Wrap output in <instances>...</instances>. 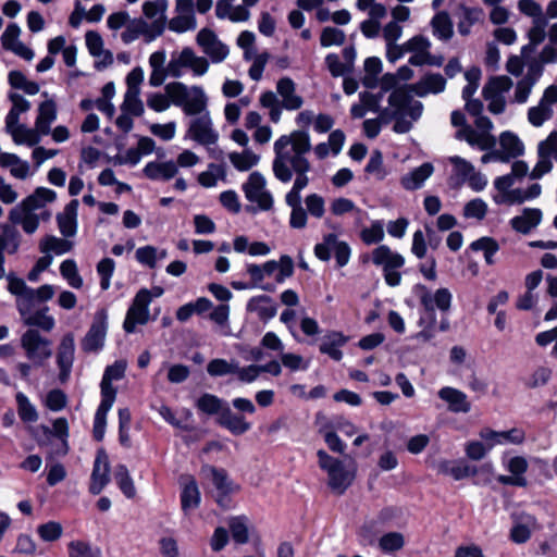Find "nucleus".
I'll use <instances>...</instances> for the list:
<instances>
[{"label":"nucleus","instance_id":"obj_43","mask_svg":"<svg viewBox=\"0 0 557 557\" xmlns=\"http://www.w3.org/2000/svg\"><path fill=\"white\" fill-rule=\"evenodd\" d=\"M86 46L89 53L95 57L102 59L104 62L112 63L113 55L110 51L103 47V39L99 33L89 30L85 35Z\"/></svg>","mask_w":557,"mask_h":557},{"label":"nucleus","instance_id":"obj_28","mask_svg":"<svg viewBox=\"0 0 557 557\" xmlns=\"http://www.w3.org/2000/svg\"><path fill=\"white\" fill-rule=\"evenodd\" d=\"M276 91L282 98V107L284 109L295 111L302 107L304 99L296 92V84L292 78H280L276 83Z\"/></svg>","mask_w":557,"mask_h":557},{"label":"nucleus","instance_id":"obj_38","mask_svg":"<svg viewBox=\"0 0 557 557\" xmlns=\"http://www.w3.org/2000/svg\"><path fill=\"white\" fill-rule=\"evenodd\" d=\"M0 166L3 169H9L10 174L17 180H26L30 175L29 163L22 160L15 153H3L0 160Z\"/></svg>","mask_w":557,"mask_h":557},{"label":"nucleus","instance_id":"obj_41","mask_svg":"<svg viewBox=\"0 0 557 557\" xmlns=\"http://www.w3.org/2000/svg\"><path fill=\"white\" fill-rule=\"evenodd\" d=\"M536 527V518L532 515L523 513L520 517V521L512 527L510 537L515 543H524L530 539L532 530Z\"/></svg>","mask_w":557,"mask_h":557},{"label":"nucleus","instance_id":"obj_25","mask_svg":"<svg viewBox=\"0 0 557 557\" xmlns=\"http://www.w3.org/2000/svg\"><path fill=\"white\" fill-rule=\"evenodd\" d=\"M75 354L74 336L71 333L65 334L58 347L57 362L60 368V379L65 381L71 372Z\"/></svg>","mask_w":557,"mask_h":557},{"label":"nucleus","instance_id":"obj_19","mask_svg":"<svg viewBox=\"0 0 557 557\" xmlns=\"http://www.w3.org/2000/svg\"><path fill=\"white\" fill-rule=\"evenodd\" d=\"M195 116L189 123V137L203 146L214 145L218 141L219 134L213 128L210 112L206 110Z\"/></svg>","mask_w":557,"mask_h":557},{"label":"nucleus","instance_id":"obj_40","mask_svg":"<svg viewBox=\"0 0 557 557\" xmlns=\"http://www.w3.org/2000/svg\"><path fill=\"white\" fill-rule=\"evenodd\" d=\"M542 221V211L540 209H524L521 215L511 219V226L519 233L528 234L536 227Z\"/></svg>","mask_w":557,"mask_h":557},{"label":"nucleus","instance_id":"obj_21","mask_svg":"<svg viewBox=\"0 0 557 557\" xmlns=\"http://www.w3.org/2000/svg\"><path fill=\"white\" fill-rule=\"evenodd\" d=\"M446 79L438 73H428L417 83L403 87L410 96L425 97L429 94H440L445 90Z\"/></svg>","mask_w":557,"mask_h":557},{"label":"nucleus","instance_id":"obj_3","mask_svg":"<svg viewBox=\"0 0 557 557\" xmlns=\"http://www.w3.org/2000/svg\"><path fill=\"white\" fill-rule=\"evenodd\" d=\"M57 199V193L47 187H37L9 212V221L18 224L26 234H34L40 221H49L51 212L46 206Z\"/></svg>","mask_w":557,"mask_h":557},{"label":"nucleus","instance_id":"obj_51","mask_svg":"<svg viewBox=\"0 0 557 557\" xmlns=\"http://www.w3.org/2000/svg\"><path fill=\"white\" fill-rule=\"evenodd\" d=\"M345 342L346 339L342 334L332 333L320 345V351L329 355L332 359L339 361L343 357V352L339 347L343 346Z\"/></svg>","mask_w":557,"mask_h":557},{"label":"nucleus","instance_id":"obj_29","mask_svg":"<svg viewBox=\"0 0 557 557\" xmlns=\"http://www.w3.org/2000/svg\"><path fill=\"white\" fill-rule=\"evenodd\" d=\"M166 53L164 50H158L150 54L148 63L151 69L149 75V85L160 87L168 77H170L169 63L165 64Z\"/></svg>","mask_w":557,"mask_h":557},{"label":"nucleus","instance_id":"obj_46","mask_svg":"<svg viewBox=\"0 0 557 557\" xmlns=\"http://www.w3.org/2000/svg\"><path fill=\"white\" fill-rule=\"evenodd\" d=\"M14 144L16 145H26L28 147H35L41 141L42 134L35 126L34 128H29L26 125H21L18 128H15L10 133Z\"/></svg>","mask_w":557,"mask_h":557},{"label":"nucleus","instance_id":"obj_63","mask_svg":"<svg viewBox=\"0 0 557 557\" xmlns=\"http://www.w3.org/2000/svg\"><path fill=\"white\" fill-rule=\"evenodd\" d=\"M384 224L382 221H373L369 227L361 231L360 237L366 245L381 243L384 239Z\"/></svg>","mask_w":557,"mask_h":557},{"label":"nucleus","instance_id":"obj_36","mask_svg":"<svg viewBox=\"0 0 557 557\" xmlns=\"http://www.w3.org/2000/svg\"><path fill=\"white\" fill-rule=\"evenodd\" d=\"M219 422L235 435H242L251 429V424L246 421L244 416L234 413L228 407L221 410Z\"/></svg>","mask_w":557,"mask_h":557},{"label":"nucleus","instance_id":"obj_37","mask_svg":"<svg viewBox=\"0 0 557 557\" xmlns=\"http://www.w3.org/2000/svg\"><path fill=\"white\" fill-rule=\"evenodd\" d=\"M457 28L460 35L467 36L471 33V27L482 21L484 13L482 9L461 5L457 12Z\"/></svg>","mask_w":557,"mask_h":557},{"label":"nucleus","instance_id":"obj_26","mask_svg":"<svg viewBox=\"0 0 557 557\" xmlns=\"http://www.w3.org/2000/svg\"><path fill=\"white\" fill-rule=\"evenodd\" d=\"M498 143L499 148L497 150L503 158V163H508L524 153V144L513 132L505 131L500 133Z\"/></svg>","mask_w":557,"mask_h":557},{"label":"nucleus","instance_id":"obj_22","mask_svg":"<svg viewBox=\"0 0 557 557\" xmlns=\"http://www.w3.org/2000/svg\"><path fill=\"white\" fill-rule=\"evenodd\" d=\"M480 437L488 443V448H493L496 445H520L525 441V433L520 428H512L507 431L484 429L480 432Z\"/></svg>","mask_w":557,"mask_h":557},{"label":"nucleus","instance_id":"obj_62","mask_svg":"<svg viewBox=\"0 0 557 557\" xmlns=\"http://www.w3.org/2000/svg\"><path fill=\"white\" fill-rule=\"evenodd\" d=\"M225 172L221 165L211 163L207 171L198 175V182L202 187L211 188L216 186L219 178H223Z\"/></svg>","mask_w":557,"mask_h":557},{"label":"nucleus","instance_id":"obj_32","mask_svg":"<svg viewBox=\"0 0 557 557\" xmlns=\"http://www.w3.org/2000/svg\"><path fill=\"white\" fill-rule=\"evenodd\" d=\"M57 104L52 99H47L39 104L35 126L44 136L50 134L51 125L57 120Z\"/></svg>","mask_w":557,"mask_h":557},{"label":"nucleus","instance_id":"obj_30","mask_svg":"<svg viewBox=\"0 0 557 557\" xmlns=\"http://www.w3.org/2000/svg\"><path fill=\"white\" fill-rule=\"evenodd\" d=\"M78 200H71L63 211L57 215L60 233L64 237H73L77 232V209Z\"/></svg>","mask_w":557,"mask_h":557},{"label":"nucleus","instance_id":"obj_56","mask_svg":"<svg viewBox=\"0 0 557 557\" xmlns=\"http://www.w3.org/2000/svg\"><path fill=\"white\" fill-rule=\"evenodd\" d=\"M139 94V90H126L123 103L121 104V111L134 116L143 115L145 110Z\"/></svg>","mask_w":557,"mask_h":557},{"label":"nucleus","instance_id":"obj_52","mask_svg":"<svg viewBox=\"0 0 557 557\" xmlns=\"http://www.w3.org/2000/svg\"><path fill=\"white\" fill-rule=\"evenodd\" d=\"M228 159L233 166L242 172L250 170L260 160L259 156L249 149L243 152H232L228 154Z\"/></svg>","mask_w":557,"mask_h":557},{"label":"nucleus","instance_id":"obj_23","mask_svg":"<svg viewBox=\"0 0 557 557\" xmlns=\"http://www.w3.org/2000/svg\"><path fill=\"white\" fill-rule=\"evenodd\" d=\"M109 470L108 455L101 449L97 453L90 478L89 492L92 495L100 494L109 483Z\"/></svg>","mask_w":557,"mask_h":557},{"label":"nucleus","instance_id":"obj_8","mask_svg":"<svg viewBox=\"0 0 557 557\" xmlns=\"http://www.w3.org/2000/svg\"><path fill=\"white\" fill-rule=\"evenodd\" d=\"M209 60L203 55H198L193 48L184 47L181 51L171 54L169 61L170 77L181 78L188 71L195 77H201L209 71Z\"/></svg>","mask_w":557,"mask_h":557},{"label":"nucleus","instance_id":"obj_50","mask_svg":"<svg viewBox=\"0 0 557 557\" xmlns=\"http://www.w3.org/2000/svg\"><path fill=\"white\" fill-rule=\"evenodd\" d=\"M470 248L474 251H482L485 262L492 265L495 263L494 256L499 250V245L494 238L485 236L472 242Z\"/></svg>","mask_w":557,"mask_h":557},{"label":"nucleus","instance_id":"obj_57","mask_svg":"<svg viewBox=\"0 0 557 557\" xmlns=\"http://www.w3.org/2000/svg\"><path fill=\"white\" fill-rule=\"evenodd\" d=\"M60 273L73 288H81L83 286V278L78 273L75 260H64L60 265Z\"/></svg>","mask_w":557,"mask_h":557},{"label":"nucleus","instance_id":"obj_13","mask_svg":"<svg viewBox=\"0 0 557 557\" xmlns=\"http://www.w3.org/2000/svg\"><path fill=\"white\" fill-rule=\"evenodd\" d=\"M164 30V22L162 20L146 22L144 18H129L124 32L121 34V39L124 44L128 45L139 37H144L146 42H151Z\"/></svg>","mask_w":557,"mask_h":557},{"label":"nucleus","instance_id":"obj_4","mask_svg":"<svg viewBox=\"0 0 557 557\" xmlns=\"http://www.w3.org/2000/svg\"><path fill=\"white\" fill-rule=\"evenodd\" d=\"M413 293L424 309V315H421L419 320V325L422 330L419 332L418 337L423 338L424 341H430L435 335V309H438L442 312L449 311L453 295L449 289L445 287L438 288L432 293L422 284L414 285Z\"/></svg>","mask_w":557,"mask_h":557},{"label":"nucleus","instance_id":"obj_53","mask_svg":"<svg viewBox=\"0 0 557 557\" xmlns=\"http://www.w3.org/2000/svg\"><path fill=\"white\" fill-rule=\"evenodd\" d=\"M366 75L361 83L367 88H374L377 84V75L382 72V61L376 57H370L364 60Z\"/></svg>","mask_w":557,"mask_h":557},{"label":"nucleus","instance_id":"obj_42","mask_svg":"<svg viewBox=\"0 0 557 557\" xmlns=\"http://www.w3.org/2000/svg\"><path fill=\"white\" fill-rule=\"evenodd\" d=\"M433 35L443 41L449 40L454 35L453 22L447 12L441 11L431 21Z\"/></svg>","mask_w":557,"mask_h":557},{"label":"nucleus","instance_id":"obj_64","mask_svg":"<svg viewBox=\"0 0 557 557\" xmlns=\"http://www.w3.org/2000/svg\"><path fill=\"white\" fill-rule=\"evenodd\" d=\"M197 407L199 410L207 414H221V410L225 408L223 407L222 399L212 394H203L197 400Z\"/></svg>","mask_w":557,"mask_h":557},{"label":"nucleus","instance_id":"obj_20","mask_svg":"<svg viewBox=\"0 0 557 557\" xmlns=\"http://www.w3.org/2000/svg\"><path fill=\"white\" fill-rule=\"evenodd\" d=\"M108 330V314L104 310L96 312L92 324L82 342V348L87 351L100 350L106 341Z\"/></svg>","mask_w":557,"mask_h":557},{"label":"nucleus","instance_id":"obj_7","mask_svg":"<svg viewBox=\"0 0 557 557\" xmlns=\"http://www.w3.org/2000/svg\"><path fill=\"white\" fill-rule=\"evenodd\" d=\"M319 467L327 473L329 486L337 494H343L354 482L356 467L346 466L342 460L330 456L325 450L317 453Z\"/></svg>","mask_w":557,"mask_h":557},{"label":"nucleus","instance_id":"obj_55","mask_svg":"<svg viewBox=\"0 0 557 557\" xmlns=\"http://www.w3.org/2000/svg\"><path fill=\"white\" fill-rule=\"evenodd\" d=\"M114 479L120 490L127 498H133L136 495V488L126 466L119 465L116 467Z\"/></svg>","mask_w":557,"mask_h":557},{"label":"nucleus","instance_id":"obj_15","mask_svg":"<svg viewBox=\"0 0 557 557\" xmlns=\"http://www.w3.org/2000/svg\"><path fill=\"white\" fill-rule=\"evenodd\" d=\"M557 104V87L549 85L546 87L536 102L530 107L527 112V120L533 127H542L554 116V107Z\"/></svg>","mask_w":557,"mask_h":557},{"label":"nucleus","instance_id":"obj_39","mask_svg":"<svg viewBox=\"0 0 557 557\" xmlns=\"http://www.w3.org/2000/svg\"><path fill=\"white\" fill-rule=\"evenodd\" d=\"M434 168L425 162L401 177V186L407 190L420 188L424 182L433 174Z\"/></svg>","mask_w":557,"mask_h":557},{"label":"nucleus","instance_id":"obj_47","mask_svg":"<svg viewBox=\"0 0 557 557\" xmlns=\"http://www.w3.org/2000/svg\"><path fill=\"white\" fill-rule=\"evenodd\" d=\"M39 248L40 251L45 255H50V252H54L55 255H64L72 250L73 243L67 239L49 235L40 240Z\"/></svg>","mask_w":557,"mask_h":557},{"label":"nucleus","instance_id":"obj_34","mask_svg":"<svg viewBox=\"0 0 557 557\" xmlns=\"http://www.w3.org/2000/svg\"><path fill=\"white\" fill-rule=\"evenodd\" d=\"M146 177L152 181H169L173 178L177 172V165L173 161L159 162L151 161L146 164L143 170Z\"/></svg>","mask_w":557,"mask_h":557},{"label":"nucleus","instance_id":"obj_45","mask_svg":"<svg viewBox=\"0 0 557 557\" xmlns=\"http://www.w3.org/2000/svg\"><path fill=\"white\" fill-rule=\"evenodd\" d=\"M200 492L194 479H189L183 486L181 493V504L184 512L195 509L200 504Z\"/></svg>","mask_w":557,"mask_h":557},{"label":"nucleus","instance_id":"obj_49","mask_svg":"<svg viewBox=\"0 0 557 557\" xmlns=\"http://www.w3.org/2000/svg\"><path fill=\"white\" fill-rule=\"evenodd\" d=\"M259 103L262 108L269 110L270 120L278 123L282 116V102H280L275 92L268 90L260 95Z\"/></svg>","mask_w":557,"mask_h":557},{"label":"nucleus","instance_id":"obj_31","mask_svg":"<svg viewBox=\"0 0 557 557\" xmlns=\"http://www.w3.org/2000/svg\"><path fill=\"white\" fill-rule=\"evenodd\" d=\"M247 310L255 312L261 321L268 322L276 315L277 306L270 296L259 295L249 299Z\"/></svg>","mask_w":557,"mask_h":557},{"label":"nucleus","instance_id":"obj_59","mask_svg":"<svg viewBox=\"0 0 557 557\" xmlns=\"http://www.w3.org/2000/svg\"><path fill=\"white\" fill-rule=\"evenodd\" d=\"M17 412L22 421L24 422H36L38 413L35 406L29 401L28 397L18 392L16 394Z\"/></svg>","mask_w":557,"mask_h":557},{"label":"nucleus","instance_id":"obj_27","mask_svg":"<svg viewBox=\"0 0 557 557\" xmlns=\"http://www.w3.org/2000/svg\"><path fill=\"white\" fill-rule=\"evenodd\" d=\"M437 395L447 404V409L450 412L468 413L471 410V404L468 400L467 394L460 389L445 386L438 391Z\"/></svg>","mask_w":557,"mask_h":557},{"label":"nucleus","instance_id":"obj_11","mask_svg":"<svg viewBox=\"0 0 557 557\" xmlns=\"http://www.w3.org/2000/svg\"><path fill=\"white\" fill-rule=\"evenodd\" d=\"M21 347L26 358L37 367L45 364L52 356V343L37 329H28L21 336Z\"/></svg>","mask_w":557,"mask_h":557},{"label":"nucleus","instance_id":"obj_18","mask_svg":"<svg viewBox=\"0 0 557 557\" xmlns=\"http://www.w3.org/2000/svg\"><path fill=\"white\" fill-rule=\"evenodd\" d=\"M201 473L210 479L216 490L215 500L221 507H227V496L239 490V486L235 484L228 476L224 469H219L213 466H205L201 469Z\"/></svg>","mask_w":557,"mask_h":557},{"label":"nucleus","instance_id":"obj_24","mask_svg":"<svg viewBox=\"0 0 557 557\" xmlns=\"http://www.w3.org/2000/svg\"><path fill=\"white\" fill-rule=\"evenodd\" d=\"M126 370V362L117 360L113 364L108 366L104 370L101 380V399L115 401L116 389L112 386L113 381H119L124 377Z\"/></svg>","mask_w":557,"mask_h":557},{"label":"nucleus","instance_id":"obj_16","mask_svg":"<svg viewBox=\"0 0 557 557\" xmlns=\"http://www.w3.org/2000/svg\"><path fill=\"white\" fill-rule=\"evenodd\" d=\"M537 162L530 173L533 180L541 178L553 169L554 157H557V131H553L548 136L537 144Z\"/></svg>","mask_w":557,"mask_h":557},{"label":"nucleus","instance_id":"obj_44","mask_svg":"<svg viewBox=\"0 0 557 557\" xmlns=\"http://www.w3.org/2000/svg\"><path fill=\"white\" fill-rule=\"evenodd\" d=\"M114 401H111V399H101V403L97 408L94 419L92 434L95 440L98 442L102 441L104 437L107 428V416L108 412L111 410Z\"/></svg>","mask_w":557,"mask_h":557},{"label":"nucleus","instance_id":"obj_12","mask_svg":"<svg viewBox=\"0 0 557 557\" xmlns=\"http://www.w3.org/2000/svg\"><path fill=\"white\" fill-rule=\"evenodd\" d=\"M242 188L246 199L256 203L260 211H269L273 208L274 198L267 188L265 177L260 172H251Z\"/></svg>","mask_w":557,"mask_h":557},{"label":"nucleus","instance_id":"obj_61","mask_svg":"<svg viewBox=\"0 0 557 557\" xmlns=\"http://www.w3.org/2000/svg\"><path fill=\"white\" fill-rule=\"evenodd\" d=\"M236 360L227 361L222 358L212 359L208 366L207 371L211 376H223L227 374H235Z\"/></svg>","mask_w":557,"mask_h":557},{"label":"nucleus","instance_id":"obj_48","mask_svg":"<svg viewBox=\"0 0 557 557\" xmlns=\"http://www.w3.org/2000/svg\"><path fill=\"white\" fill-rule=\"evenodd\" d=\"M364 172L376 181H383L389 174V171L384 165L383 154L380 150L372 151Z\"/></svg>","mask_w":557,"mask_h":557},{"label":"nucleus","instance_id":"obj_60","mask_svg":"<svg viewBox=\"0 0 557 557\" xmlns=\"http://www.w3.org/2000/svg\"><path fill=\"white\" fill-rule=\"evenodd\" d=\"M443 473L453 476L455 480H462L476 474V468L465 463L445 462L441 466Z\"/></svg>","mask_w":557,"mask_h":557},{"label":"nucleus","instance_id":"obj_54","mask_svg":"<svg viewBox=\"0 0 557 557\" xmlns=\"http://www.w3.org/2000/svg\"><path fill=\"white\" fill-rule=\"evenodd\" d=\"M69 557H102L98 546L84 541H72L67 545Z\"/></svg>","mask_w":557,"mask_h":557},{"label":"nucleus","instance_id":"obj_35","mask_svg":"<svg viewBox=\"0 0 557 557\" xmlns=\"http://www.w3.org/2000/svg\"><path fill=\"white\" fill-rule=\"evenodd\" d=\"M16 224H0V256L15 253L21 244V235L15 228Z\"/></svg>","mask_w":557,"mask_h":557},{"label":"nucleus","instance_id":"obj_58","mask_svg":"<svg viewBox=\"0 0 557 557\" xmlns=\"http://www.w3.org/2000/svg\"><path fill=\"white\" fill-rule=\"evenodd\" d=\"M233 540L238 544H245L249 540L247 518L244 516L233 517L228 522Z\"/></svg>","mask_w":557,"mask_h":557},{"label":"nucleus","instance_id":"obj_14","mask_svg":"<svg viewBox=\"0 0 557 557\" xmlns=\"http://www.w3.org/2000/svg\"><path fill=\"white\" fill-rule=\"evenodd\" d=\"M151 301L152 295L149 289L141 288L136 294L123 323V329L126 333H134L137 325H144L149 321V305Z\"/></svg>","mask_w":557,"mask_h":557},{"label":"nucleus","instance_id":"obj_17","mask_svg":"<svg viewBox=\"0 0 557 557\" xmlns=\"http://www.w3.org/2000/svg\"><path fill=\"white\" fill-rule=\"evenodd\" d=\"M196 42L209 62L222 63L230 54L228 46L222 42L216 34L209 28H202L198 32Z\"/></svg>","mask_w":557,"mask_h":557},{"label":"nucleus","instance_id":"obj_9","mask_svg":"<svg viewBox=\"0 0 557 557\" xmlns=\"http://www.w3.org/2000/svg\"><path fill=\"white\" fill-rule=\"evenodd\" d=\"M475 128L467 126L459 128L456 133V138L467 141L471 147H476L480 150H488L496 146V138L492 134L494 127L493 122L484 115L475 116Z\"/></svg>","mask_w":557,"mask_h":557},{"label":"nucleus","instance_id":"obj_1","mask_svg":"<svg viewBox=\"0 0 557 557\" xmlns=\"http://www.w3.org/2000/svg\"><path fill=\"white\" fill-rule=\"evenodd\" d=\"M311 148V138L306 129L282 135L273 145L272 172L274 177L278 182L287 184L295 176L292 188L285 195V202L292 209L289 226L296 230L305 228L308 222V213L301 206V191L310 183L308 174L312 170V165L307 154Z\"/></svg>","mask_w":557,"mask_h":557},{"label":"nucleus","instance_id":"obj_2","mask_svg":"<svg viewBox=\"0 0 557 557\" xmlns=\"http://www.w3.org/2000/svg\"><path fill=\"white\" fill-rule=\"evenodd\" d=\"M387 103L376 119H368L363 122L364 134L369 138H375L380 134L381 124H388L392 121L395 122L393 131L405 134L411 129L413 122L420 119L423 111V104L413 100L404 88L391 92Z\"/></svg>","mask_w":557,"mask_h":557},{"label":"nucleus","instance_id":"obj_33","mask_svg":"<svg viewBox=\"0 0 557 557\" xmlns=\"http://www.w3.org/2000/svg\"><path fill=\"white\" fill-rule=\"evenodd\" d=\"M23 323L29 329H40L44 332H51L55 326L54 318L49 314V307H39L36 311L21 317Z\"/></svg>","mask_w":557,"mask_h":557},{"label":"nucleus","instance_id":"obj_5","mask_svg":"<svg viewBox=\"0 0 557 557\" xmlns=\"http://www.w3.org/2000/svg\"><path fill=\"white\" fill-rule=\"evenodd\" d=\"M8 290L16 297V309L21 317L36 311L37 305L52 299L55 290L52 285L45 284L38 288L27 286L23 278L13 273L7 275Z\"/></svg>","mask_w":557,"mask_h":557},{"label":"nucleus","instance_id":"obj_10","mask_svg":"<svg viewBox=\"0 0 557 557\" xmlns=\"http://www.w3.org/2000/svg\"><path fill=\"white\" fill-rule=\"evenodd\" d=\"M371 260L376 267L383 270V276L386 284L391 287H396L401 283V274L398 271L405 264V258L393 251L386 245H380L373 249Z\"/></svg>","mask_w":557,"mask_h":557},{"label":"nucleus","instance_id":"obj_6","mask_svg":"<svg viewBox=\"0 0 557 557\" xmlns=\"http://www.w3.org/2000/svg\"><path fill=\"white\" fill-rule=\"evenodd\" d=\"M164 90L173 104L181 108L186 115L195 116L208 110V96L201 86L172 82L165 85Z\"/></svg>","mask_w":557,"mask_h":557}]
</instances>
